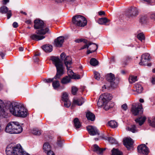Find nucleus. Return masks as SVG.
Listing matches in <instances>:
<instances>
[{
	"label": "nucleus",
	"mask_w": 155,
	"mask_h": 155,
	"mask_svg": "<svg viewBox=\"0 0 155 155\" xmlns=\"http://www.w3.org/2000/svg\"><path fill=\"white\" fill-rule=\"evenodd\" d=\"M112 98L111 95L108 93H105L100 96L97 102L98 107H101L103 105L107 104L108 101Z\"/></svg>",
	"instance_id": "nucleus-8"
},
{
	"label": "nucleus",
	"mask_w": 155,
	"mask_h": 155,
	"mask_svg": "<svg viewBox=\"0 0 155 155\" xmlns=\"http://www.w3.org/2000/svg\"><path fill=\"white\" fill-rule=\"evenodd\" d=\"M94 78L97 80H99L100 79L101 75L97 71H94Z\"/></svg>",
	"instance_id": "nucleus-39"
},
{
	"label": "nucleus",
	"mask_w": 155,
	"mask_h": 155,
	"mask_svg": "<svg viewBox=\"0 0 155 155\" xmlns=\"http://www.w3.org/2000/svg\"><path fill=\"white\" fill-rule=\"evenodd\" d=\"M124 144L127 150H130L133 149V141L130 138H126L123 140Z\"/></svg>",
	"instance_id": "nucleus-14"
},
{
	"label": "nucleus",
	"mask_w": 155,
	"mask_h": 155,
	"mask_svg": "<svg viewBox=\"0 0 155 155\" xmlns=\"http://www.w3.org/2000/svg\"><path fill=\"white\" fill-rule=\"evenodd\" d=\"M150 54L148 53H145L142 55L141 60L139 64L141 66L146 65L150 60Z\"/></svg>",
	"instance_id": "nucleus-12"
},
{
	"label": "nucleus",
	"mask_w": 155,
	"mask_h": 155,
	"mask_svg": "<svg viewBox=\"0 0 155 155\" xmlns=\"http://www.w3.org/2000/svg\"><path fill=\"white\" fill-rule=\"evenodd\" d=\"M21 150V146L20 144L15 147L12 144H9L7 147L5 151L7 155H18V153Z\"/></svg>",
	"instance_id": "nucleus-6"
},
{
	"label": "nucleus",
	"mask_w": 155,
	"mask_h": 155,
	"mask_svg": "<svg viewBox=\"0 0 155 155\" xmlns=\"http://www.w3.org/2000/svg\"><path fill=\"white\" fill-rule=\"evenodd\" d=\"M55 2L58 3H66L68 2H69L71 1H72L74 0H54Z\"/></svg>",
	"instance_id": "nucleus-45"
},
{
	"label": "nucleus",
	"mask_w": 155,
	"mask_h": 155,
	"mask_svg": "<svg viewBox=\"0 0 155 155\" xmlns=\"http://www.w3.org/2000/svg\"><path fill=\"white\" fill-rule=\"evenodd\" d=\"M128 130L134 133L137 132L136 127L135 125H133L131 126L130 127H128L127 128Z\"/></svg>",
	"instance_id": "nucleus-37"
},
{
	"label": "nucleus",
	"mask_w": 155,
	"mask_h": 155,
	"mask_svg": "<svg viewBox=\"0 0 155 155\" xmlns=\"http://www.w3.org/2000/svg\"><path fill=\"white\" fill-rule=\"evenodd\" d=\"M111 151L112 155H123L122 153L118 149L114 148Z\"/></svg>",
	"instance_id": "nucleus-32"
},
{
	"label": "nucleus",
	"mask_w": 155,
	"mask_h": 155,
	"mask_svg": "<svg viewBox=\"0 0 155 155\" xmlns=\"http://www.w3.org/2000/svg\"><path fill=\"white\" fill-rule=\"evenodd\" d=\"M22 130V128L18 122L12 121L8 124L5 131L10 134H18L21 133Z\"/></svg>",
	"instance_id": "nucleus-4"
},
{
	"label": "nucleus",
	"mask_w": 155,
	"mask_h": 155,
	"mask_svg": "<svg viewBox=\"0 0 155 155\" xmlns=\"http://www.w3.org/2000/svg\"><path fill=\"white\" fill-rule=\"evenodd\" d=\"M64 106L66 107H69L71 105V102L69 100L64 101Z\"/></svg>",
	"instance_id": "nucleus-43"
},
{
	"label": "nucleus",
	"mask_w": 155,
	"mask_h": 155,
	"mask_svg": "<svg viewBox=\"0 0 155 155\" xmlns=\"http://www.w3.org/2000/svg\"><path fill=\"white\" fill-rule=\"evenodd\" d=\"M138 15V10L136 8L134 7L129 9L126 14L127 16L129 18L135 17Z\"/></svg>",
	"instance_id": "nucleus-11"
},
{
	"label": "nucleus",
	"mask_w": 155,
	"mask_h": 155,
	"mask_svg": "<svg viewBox=\"0 0 155 155\" xmlns=\"http://www.w3.org/2000/svg\"><path fill=\"white\" fill-rule=\"evenodd\" d=\"M134 88L136 90V91L139 93H141L143 91V87L141 85L139 84H136L134 86Z\"/></svg>",
	"instance_id": "nucleus-29"
},
{
	"label": "nucleus",
	"mask_w": 155,
	"mask_h": 155,
	"mask_svg": "<svg viewBox=\"0 0 155 155\" xmlns=\"http://www.w3.org/2000/svg\"><path fill=\"white\" fill-rule=\"evenodd\" d=\"M150 126L153 127H155V118L153 119L152 120H150L149 121Z\"/></svg>",
	"instance_id": "nucleus-47"
},
{
	"label": "nucleus",
	"mask_w": 155,
	"mask_h": 155,
	"mask_svg": "<svg viewBox=\"0 0 155 155\" xmlns=\"http://www.w3.org/2000/svg\"><path fill=\"white\" fill-rule=\"evenodd\" d=\"M142 109V104L139 103L137 106L132 105L131 110L133 114L136 116L137 115L139 112L141 111Z\"/></svg>",
	"instance_id": "nucleus-13"
},
{
	"label": "nucleus",
	"mask_w": 155,
	"mask_h": 155,
	"mask_svg": "<svg viewBox=\"0 0 155 155\" xmlns=\"http://www.w3.org/2000/svg\"><path fill=\"white\" fill-rule=\"evenodd\" d=\"M6 107L7 108H9L10 112L15 116L25 117L28 115L27 110L22 105L16 102H9Z\"/></svg>",
	"instance_id": "nucleus-2"
},
{
	"label": "nucleus",
	"mask_w": 155,
	"mask_h": 155,
	"mask_svg": "<svg viewBox=\"0 0 155 155\" xmlns=\"http://www.w3.org/2000/svg\"><path fill=\"white\" fill-rule=\"evenodd\" d=\"M57 145L59 147H62L63 146V141L58 140L57 143Z\"/></svg>",
	"instance_id": "nucleus-50"
},
{
	"label": "nucleus",
	"mask_w": 155,
	"mask_h": 155,
	"mask_svg": "<svg viewBox=\"0 0 155 155\" xmlns=\"http://www.w3.org/2000/svg\"><path fill=\"white\" fill-rule=\"evenodd\" d=\"M42 48L46 52H50L52 50V46L51 45H46L43 46Z\"/></svg>",
	"instance_id": "nucleus-23"
},
{
	"label": "nucleus",
	"mask_w": 155,
	"mask_h": 155,
	"mask_svg": "<svg viewBox=\"0 0 155 155\" xmlns=\"http://www.w3.org/2000/svg\"><path fill=\"white\" fill-rule=\"evenodd\" d=\"M32 133L34 135H39L41 134V131L37 128H33L32 130Z\"/></svg>",
	"instance_id": "nucleus-35"
},
{
	"label": "nucleus",
	"mask_w": 155,
	"mask_h": 155,
	"mask_svg": "<svg viewBox=\"0 0 155 155\" xmlns=\"http://www.w3.org/2000/svg\"><path fill=\"white\" fill-rule=\"evenodd\" d=\"M8 102L5 103H4L2 100L0 99V118L1 119L4 118H7L8 117V109L9 108H7L6 105L8 103Z\"/></svg>",
	"instance_id": "nucleus-9"
},
{
	"label": "nucleus",
	"mask_w": 155,
	"mask_h": 155,
	"mask_svg": "<svg viewBox=\"0 0 155 155\" xmlns=\"http://www.w3.org/2000/svg\"><path fill=\"white\" fill-rule=\"evenodd\" d=\"M106 78V80L110 83V85H108L107 84H106V85H104L102 87L103 88H104L105 89H108L110 87L114 88L117 87L118 82V81L116 78H115L114 74L111 73L107 74Z\"/></svg>",
	"instance_id": "nucleus-5"
},
{
	"label": "nucleus",
	"mask_w": 155,
	"mask_h": 155,
	"mask_svg": "<svg viewBox=\"0 0 155 155\" xmlns=\"http://www.w3.org/2000/svg\"><path fill=\"white\" fill-rule=\"evenodd\" d=\"M19 51H23L24 49L22 47H20L19 48Z\"/></svg>",
	"instance_id": "nucleus-64"
},
{
	"label": "nucleus",
	"mask_w": 155,
	"mask_h": 155,
	"mask_svg": "<svg viewBox=\"0 0 155 155\" xmlns=\"http://www.w3.org/2000/svg\"><path fill=\"white\" fill-rule=\"evenodd\" d=\"M83 39L82 38L81 39H77L75 40V42L76 43H79L80 42L83 41Z\"/></svg>",
	"instance_id": "nucleus-54"
},
{
	"label": "nucleus",
	"mask_w": 155,
	"mask_h": 155,
	"mask_svg": "<svg viewBox=\"0 0 155 155\" xmlns=\"http://www.w3.org/2000/svg\"><path fill=\"white\" fill-rule=\"evenodd\" d=\"M69 71H70V72H71L73 74H71L72 75V77L73 78L75 79H79L80 78V77L79 76H78L76 77V75H74V73L73 72L72 70H69Z\"/></svg>",
	"instance_id": "nucleus-48"
},
{
	"label": "nucleus",
	"mask_w": 155,
	"mask_h": 155,
	"mask_svg": "<svg viewBox=\"0 0 155 155\" xmlns=\"http://www.w3.org/2000/svg\"><path fill=\"white\" fill-rule=\"evenodd\" d=\"M86 117L88 120L94 121L95 119V116L91 112H87L86 114Z\"/></svg>",
	"instance_id": "nucleus-24"
},
{
	"label": "nucleus",
	"mask_w": 155,
	"mask_h": 155,
	"mask_svg": "<svg viewBox=\"0 0 155 155\" xmlns=\"http://www.w3.org/2000/svg\"><path fill=\"white\" fill-rule=\"evenodd\" d=\"M60 56L62 60L63 61V60L64 59V58L66 57V55L65 53L64 52L62 53L61 54Z\"/></svg>",
	"instance_id": "nucleus-51"
},
{
	"label": "nucleus",
	"mask_w": 155,
	"mask_h": 155,
	"mask_svg": "<svg viewBox=\"0 0 155 155\" xmlns=\"http://www.w3.org/2000/svg\"><path fill=\"white\" fill-rule=\"evenodd\" d=\"M121 108L124 110H126L127 109V105L126 104H125L121 106Z\"/></svg>",
	"instance_id": "nucleus-52"
},
{
	"label": "nucleus",
	"mask_w": 155,
	"mask_h": 155,
	"mask_svg": "<svg viewBox=\"0 0 155 155\" xmlns=\"http://www.w3.org/2000/svg\"><path fill=\"white\" fill-rule=\"evenodd\" d=\"M92 44L94 45V46H93V47L95 49L94 50H93V49L92 48H91V49L92 50L91 51L90 50H88L87 51V54H89L90 53H91L94 52L98 48V45H97L94 43H93Z\"/></svg>",
	"instance_id": "nucleus-38"
},
{
	"label": "nucleus",
	"mask_w": 155,
	"mask_h": 155,
	"mask_svg": "<svg viewBox=\"0 0 155 155\" xmlns=\"http://www.w3.org/2000/svg\"><path fill=\"white\" fill-rule=\"evenodd\" d=\"M137 38L140 40L141 41L144 40L145 38L144 34L142 33L139 34L137 35Z\"/></svg>",
	"instance_id": "nucleus-42"
},
{
	"label": "nucleus",
	"mask_w": 155,
	"mask_h": 155,
	"mask_svg": "<svg viewBox=\"0 0 155 155\" xmlns=\"http://www.w3.org/2000/svg\"><path fill=\"white\" fill-rule=\"evenodd\" d=\"M74 123L76 129L79 128L81 127V124L78 118H76L74 119Z\"/></svg>",
	"instance_id": "nucleus-31"
},
{
	"label": "nucleus",
	"mask_w": 155,
	"mask_h": 155,
	"mask_svg": "<svg viewBox=\"0 0 155 155\" xmlns=\"http://www.w3.org/2000/svg\"><path fill=\"white\" fill-rule=\"evenodd\" d=\"M137 149L138 152L141 154L147 155L149 153L148 148L145 144H141L138 146Z\"/></svg>",
	"instance_id": "nucleus-10"
},
{
	"label": "nucleus",
	"mask_w": 155,
	"mask_h": 155,
	"mask_svg": "<svg viewBox=\"0 0 155 155\" xmlns=\"http://www.w3.org/2000/svg\"><path fill=\"white\" fill-rule=\"evenodd\" d=\"M152 82L153 84H155V78H153L152 81Z\"/></svg>",
	"instance_id": "nucleus-62"
},
{
	"label": "nucleus",
	"mask_w": 155,
	"mask_h": 155,
	"mask_svg": "<svg viewBox=\"0 0 155 155\" xmlns=\"http://www.w3.org/2000/svg\"><path fill=\"white\" fill-rule=\"evenodd\" d=\"M18 153V155H30L29 154L24 151L21 147V150Z\"/></svg>",
	"instance_id": "nucleus-44"
},
{
	"label": "nucleus",
	"mask_w": 155,
	"mask_h": 155,
	"mask_svg": "<svg viewBox=\"0 0 155 155\" xmlns=\"http://www.w3.org/2000/svg\"><path fill=\"white\" fill-rule=\"evenodd\" d=\"M110 21V20L106 18H99L98 23L101 25H106V24Z\"/></svg>",
	"instance_id": "nucleus-27"
},
{
	"label": "nucleus",
	"mask_w": 155,
	"mask_h": 155,
	"mask_svg": "<svg viewBox=\"0 0 155 155\" xmlns=\"http://www.w3.org/2000/svg\"><path fill=\"white\" fill-rule=\"evenodd\" d=\"M44 152L47 153V155H49V154H53V151L51 150V147L48 143H46L43 146Z\"/></svg>",
	"instance_id": "nucleus-17"
},
{
	"label": "nucleus",
	"mask_w": 155,
	"mask_h": 155,
	"mask_svg": "<svg viewBox=\"0 0 155 155\" xmlns=\"http://www.w3.org/2000/svg\"><path fill=\"white\" fill-rule=\"evenodd\" d=\"M62 98L63 101L69 100L68 94L66 92L64 93L63 94Z\"/></svg>",
	"instance_id": "nucleus-41"
},
{
	"label": "nucleus",
	"mask_w": 155,
	"mask_h": 155,
	"mask_svg": "<svg viewBox=\"0 0 155 155\" xmlns=\"http://www.w3.org/2000/svg\"><path fill=\"white\" fill-rule=\"evenodd\" d=\"M146 119V118L145 117H141L136 119L135 121L136 123H138L140 126H141L143 124Z\"/></svg>",
	"instance_id": "nucleus-28"
},
{
	"label": "nucleus",
	"mask_w": 155,
	"mask_h": 155,
	"mask_svg": "<svg viewBox=\"0 0 155 155\" xmlns=\"http://www.w3.org/2000/svg\"><path fill=\"white\" fill-rule=\"evenodd\" d=\"M107 104H105L104 105H103L102 106H104V110H108L110 108V107Z\"/></svg>",
	"instance_id": "nucleus-53"
},
{
	"label": "nucleus",
	"mask_w": 155,
	"mask_h": 155,
	"mask_svg": "<svg viewBox=\"0 0 155 155\" xmlns=\"http://www.w3.org/2000/svg\"><path fill=\"white\" fill-rule=\"evenodd\" d=\"M50 59L52 61L53 64L56 67L57 73L54 78L52 79L48 78L44 80V81L47 83L52 82L54 78L59 79L63 74V64L59 58L57 57L52 56L50 57Z\"/></svg>",
	"instance_id": "nucleus-3"
},
{
	"label": "nucleus",
	"mask_w": 155,
	"mask_h": 155,
	"mask_svg": "<svg viewBox=\"0 0 155 155\" xmlns=\"http://www.w3.org/2000/svg\"><path fill=\"white\" fill-rule=\"evenodd\" d=\"M98 62L95 58H92L90 61V64L93 66H95L98 65Z\"/></svg>",
	"instance_id": "nucleus-36"
},
{
	"label": "nucleus",
	"mask_w": 155,
	"mask_h": 155,
	"mask_svg": "<svg viewBox=\"0 0 155 155\" xmlns=\"http://www.w3.org/2000/svg\"><path fill=\"white\" fill-rule=\"evenodd\" d=\"M93 43H91V42H90L88 43V44H86L84 45L83 47H82L81 49L80 50L83 49L84 48H88L89 47V46L92 44Z\"/></svg>",
	"instance_id": "nucleus-49"
},
{
	"label": "nucleus",
	"mask_w": 155,
	"mask_h": 155,
	"mask_svg": "<svg viewBox=\"0 0 155 155\" xmlns=\"http://www.w3.org/2000/svg\"><path fill=\"white\" fill-rule=\"evenodd\" d=\"M31 20H29L25 21V23L28 24H31Z\"/></svg>",
	"instance_id": "nucleus-61"
},
{
	"label": "nucleus",
	"mask_w": 155,
	"mask_h": 155,
	"mask_svg": "<svg viewBox=\"0 0 155 155\" xmlns=\"http://www.w3.org/2000/svg\"><path fill=\"white\" fill-rule=\"evenodd\" d=\"M34 27L35 29L39 30L36 31V34H33L30 36V38L33 40L39 41L45 38L43 35L46 33H50L49 29L43 21L40 19H36L34 21Z\"/></svg>",
	"instance_id": "nucleus-1"
},
{
	"label": "nucleus",
	"mask_w": 155,
	"mask_h": 155,
	"mask_svg": "<svg viewBox=\"0 0 155 155\" xmlns=\"http://www.w3.org/2000/svg\"><path fill=\"white\" fill-rule=\"evenodd\" d=\"M137 76H134L131 75L130 76L129 78V83L132 84L135 82L136 81H137Z\"/></svg>",
	"instance_id": "nucleus-34"
},
{
	"label": "nucleus",
	"mask_w": 155,
	"mask_h": 155,
	"mask_svg": "<svg viewBox=\"0 0 155 155\" xmlns=\"http://www.w3.org/2000/svg\"><path fill=\"white\" fill-rule=\"evenodd\" d=\"M150 18L153 20H155V14H151L150 16Z\"/></svg>",
	"instance_id": "nucleus-55"
},
{
	"label": "nucleus",
	"mask_w": 155,
	"mask_h": 155,
	"mask_svg": "<svg viewBox=\"0 0 155 155\" xmlns=\"http://www.w3.org/2000/svg\"><path fill=\"white\" fill-rule=\"evenodd\" d=\"M108 125L109 126L113 128H115L117 126V123L114 120H111L108 122Z\"/></svg>",
	"instance_id": "nucleus-33"
},
{
	"label": "nucleus",
	"mask_w": 155,
	"mask_h": 155,
	"mask_svg": "<svg viewBox=\"0 0 155 155\" xmlns=\"http://www.w3.org/2000/svg\"><path fill=\"white\" fill-rule=\"evenodd\" d=\"M65 38L64 37L61 36L57 38L54 40V44L56 47H61L64 42Z\"/></svg>",
	"instance_id": "nucleus-18"
},
{
	"label": "nucleus",
	"mask_w": 155,
	"mask_h": 155,
	"mask_svg": "<svg viewBox=\"0 0 155 155\" xmlns=\"http://www.w3.org/2000/svg\"><path fill=\"white\" fill-rule=\"evenodd\" d=\"M12 25L13 27L15 28H16L18 26V24L16 22H14L13 23Z\"/></svg>",
	"instance_id": "nucleus-56"
},
{
	"label": "nucleus",
	"mask_w": 155,
	"mask_h": 155,
	"mask_svg": "<svg viewBox=\"0 0 155 155\" xmlns=\"http://www.w3.org/2000/svg\"><path fill=\"white\" fill-rule=\"evenodd\" d=\"M102 139L105 140H108L111 144H117V142L116 140L112 137H105L104 135L101 136Z\"/></svg>",
	"instance_id": "nucleus-20"
},
{
	"label": "nucleus",
	"mask_w": 155,
	"mask_h": 155,
	"mask_svg": "<svg viewBox=\"0 0 155 155\" xmlns=\"http://www.w3.org/2000/svg\"><path fill=\"white\" fill-rule=\"evenodd\" d=\"M84 99L83 98L81 97L78 99L74 100L73 101V103L78 106H81L84 103Z\"/></svg>",
	"instance_id": "nucleus-26"
},
{
	"label": "nucleus",
	"mask_w": 155,
	"mask_h": 155,
	"mask_svg": "<svg viewBox=\"0 0 155 155\" xmlns=\"http://www.w3.org/2000/svg\"><path fill=\"white\" fill-rule=\"evenodd\" d=\"M71 79L70 76H66L62 78L61 83L63 84H67L70 82Z\"/></svg>",
	"instance_id": "nucleus-25"
},
{
	"label": "nucleus",
	"mask_w": 155,
	"mask_h": 155,
	"mask_svg": "<svg viewBox=\"0 0 155 155\" xmlns=\"http://www.w3.org/2000/svg\"><path fill=\"white\" fill-rule=\"evenodd\" d=\"M98 14L99 15H105V12L104 11H101L98 12Z\"/></svg>",
	"instance_id": "nucleus-58"
},
{
	"label": "nucleus",
	"mask_w": 155,
	"mask_h": 155,
	"mask_svg": "<svg viewBox=\"0 0 155 155\" xmlns=\"http://www.w3.org/2000/svg\"><path fill=\"white\" fill-rule=\"evenodd\" d=\"M52 86L54 89L57 90L58 91L63 90L64 88V86H60L59 82L58 81H53Z\"/></svg>",
	"instance_id": "nucleus-19"
},
{
	"label": "nucleus",
	"mask_w": 155,
	"mask_h": 155,
	"mask_svg": "<svg viewBox=\"0 0 155 155\" xmlns=\"http://www.w3.org/2000/svg\"><path fill=\"white\" fill-rule=\"evenodd\" d=\"M94 149L93 151L96 152L97 154H101L105 150V148H100L96 144H94Z\"/></svg>",
	"instance_id": "nucleus-21"
},
{
	"label": "nucleus",
	"mask_w": 155,
	"mask_h": 155,
	"mask_svg": "<svg viewBox=\"0 0 155 155\" xmlns=\"http://www.w3.org/2000/svg\"><path fill=\"white\" fill-rule=\"evenodd\" d=\"M64 64L67 67V68L68 70V65H70L72 63V59L71 57L68 56L66 57L63 60Z\"/></svg>",
	"instance_id": "nucleus-22"
},
{
	"label": "nucleus",
	"mask_w": 155,
	"mask_h": 155,
	"mask_svg": "<svg viewBox=\"0 0 155 155\" xmlns=\"http://www.w3.org/2000/svg\"><path fill=\"white\" fill-rule=\"evenodd\" d=\"M0 55L1 56L2 58V59L4 58V57L5 55V54H4L3 52L2 51H0Z\"/></svg>",
	"instance_id": "nucleus-59"
},
{
	"label": "nucleus",
	"mask_w": 155,
	"mask_h": 155,
	"mask_svg": "<svg viewBox=\"0 0 155 155\" xmlns=\"http://www.w3.org/2000/svg\"><path fill=\"white\" fill-rule=\"evenodd\" d=\"M132 59L131 57L129 56H127L125 59L122 62V65L123 67H125L127 65L128 62L130 61Z\"/></svg>",
	"instance_id": "nucleus-30"
},
{
	"label": "nucleus",
	"mask_w": 155,
	"mask_h": 155,
	"mask_svg": "<svg viewBox=\"0 0 155 155\" xmlns=\"http://www.w3.org/2000/svg\"><path fill=\"white\" fill-rule=\"evenodd\" d=\"M78 90V89L75 86H72L71 88V92L74 95H75Z\"/></svg>",
	"instance_id": "nucleus-40"
},
{
	"label": "nucleus",
	"mask_w": 155,
	"mask_h": 155,
	"mask_svg": "<svg viewBox=\"0 0 155 155\" xmlns=\"http://www.w3.org/2000/svg\"><path fill=\"white\" fill-rule=\"evenodd\" d=\"M82 42H83L84 43L86 44H87L88 43L87 41L85 39H83V41Z\"/></svg>",
	"instance_id": "nucleus-63"
},
{
	"label": "nucleus",
	"mask_w": 155,
	"mask_h": 155,
	"mask_svg": "<svg viewBox=\"0 0 155 155\" xmlns=\"http://www.w3.org/2000/svg\"><path fill=\"white\" fill-rule=\"evenodd\" d=\"M73 23L77 26L83 27L87 24V20L83 16L78 15L73 16L72 18Z\"/></svg>",
	"instance_id": "nucleus-7"
},
{
	"label": "nucleus",
	"mask_w": 155,
	"mask_h": 155,
	"mask_svg": "<svg viewBox=\"0 0 155 155\" xmlns=\"http://www.w3.org/2000/svg\"><path fill=\"white\" fill-rule=\"evenodd\" d=\"M33 59L35 61V62H38L39 60L38 58L36 56H34L33 57Z\"/></svg>",
	"instance_id": "nucleus-57"
},
{
	"label": "nucleus",
	"mask_w": 155,
	"mask_h": 155,
	"mask_svg": "<svg viewBox=\"0 0 155 155\" xmlns=\"http://www.w3.org/2000/svg\"><path fill=\"white\" fill-rule=\"evenodd\" d=\"M147 17L146 16H142L141 17L140 22L142 23H144L146 21Z\"/></svg>",
	"instance_id": "nucleus-46"
},
{
	"label": "nucleus",
	"mask_w": 155,
	"mask_h": 155,
	"mask_svg": "<svg viewBox=\"0 0 155 155\" xmlns=\"http://www.w3.org/2000/svg\"><path fill=\"white\" fill-rule=\"evenodd\" d=\"M0 12L2 14L7 13V18L9 19L12 15L11 10H8V8L5 6H3L0 8Z\"/></svg>",
	"instance_id": "nucleus-16"
},
{
	"label": "nucleus",
	"mask_w": 155,
	"mask_h": 155,
	"mask_svg": "<svg viewBox=\"0 0 155 155\" xmlns=\"http://www.w3.org/2000/svg\"><path fill=\"white\" fill-rule=\"evenodd\" d=\"M3 4L4 5H6L7 2H9V0H3Z\"/></svg>",
	"instance_id": "nucleus-60"
},
{
	"label": "nucleus",
	"mask_w": 155,
	"mask_h": 155,
	"mask_svg": "<svg viewBox=\"0 0 155 155\" xmlns=\"http://www.w3.org/2000/svg\"><path fill=\"white\" fill-rule=\"evenodd\" d=\"M87 129L91 135H99L98 130L96 127L89 126L87 127Z\"/></svg>",
	"instance_id": "nucleus-15"
}]
</instances>
